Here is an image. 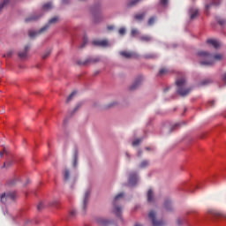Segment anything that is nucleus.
<instances>
[{"instance_id": "obj_38", "label": "nucleus", "mask_w": 226, "mask_h": 226, "mask_svg": "<svg viewBox=\"0 0 226 226\" xmlns=\"http://www.w3.org/2000/svg\"><path fill=\"white\" fill-rule=\"evenodd\" d=\"M125 32L126 30L124 27H121L120 29H118V34H120V35H124Z\"/></svg>"}, {"instance_id": "obj_37", "label": "nucleus", "mask_w": 226, "mask_h": 226, "mask_svg": "<svg viewBox=\"0 0 226 226\" xmlns=\"http://www.w3.org/2000/svg\"><path fill=\"white\" fill-rule=\"evenodd\" d=\"M44 207H45L44 203H43V202H41V203L38 205L37 209H38L39 211H41Z\"/></svg>"}, {"instance_id": "obj_17", "label": "nucleus", "mask_w": 226, "mask_h": 226, "mask_svg": "<svg viewBox=\"0 0 226 226\" xmlns=\"http://www.w3.org/2000/svg\"><path fill=\"white\" fill-rule=\"evenodd\" d=\"M30 49V46H26L24 51H19V57L24 59L27 56V52Z\"/></svg>"}, {"instance_id": "obj_54", "label": "nucleus", "mask_w": 226, "mask_h": 226, "mask_svg": "<svg viewBox=\"0 0 226 226\" xmlns=\"http://www.w3.org/2000/svg\"><path fill=\"white\" fill-rule=\"evenodd\" d=\"M141 154H142V152H141V151L138 152V156H140V155H141Z\"/></svg>"}, {"instance_id": "obj_21", "label": "nucleus", "mask_w": 226, "mask_h": 226, "mask_svg": "<svg viewBox=\"0 0 226 226\" xmlns=\"http://www.w3.org/2000/svg\"><path fill=\"white\" fill-rule=\"evenodd\" d=\"M139 40H141V41L149 42L151 41L152 37H150V35L145 34L141 35V37H139Z\"/></svg>"}, {"instance_id": "obj_3", "label": "nucleus", "mask_w": 226, "mask_h": 226, "mask_svg": "<svg viewBox=\"0 0 226 226\" xmlns=\"http://www.w3.org/2000/svg\"><path fill=\"white\" fill-rule=\"evenodd\" d=\"M176 86H177V94L182 97L187 96L191 92V88H185L186 87L185 78H179L178 79H176Z\"/></svg>"}, {"instance_id": "obj_26", "label": "nucleus", "mask_w": 226, "mask_h": 226, "mask_svg": "<svg viewBox=\"0 0 226 226\" xmlns=\"http://www.w3.org/2000/svg\"><path fill=\"white\" fill-rule=\"evenodd\" d=\"M147 200L150 203L154 202V193L152 190H148Z\"/></svg>"}, {"instance_id": "obj_13", "label": "nucleus", "mask_w": 226, "mask_h": 226, "mask_svg": "<svg viewBox=\"0 0 226 226\" xmlns=\"http://www.w3.org/2000/svg\"><path fill=\"white\" fill-rule=\"evenodd\" d=\"M6 195H7L9 204L15 201L16 199L18 198L17 193L15 192H7Z\"/></svg>"}, {"instance_id": "obj_46", "label": "nucleus", "mask_w": 226, "mask_h": 226, "mask_svg": "<svg viewBox=\"0 0 226 226\" xmlns=\"http://www.w3.org/2000/svg\"><path fill=\"white\" fill-rule=\"evenodd\" d=\"M12 162H7L6 163H4V167H10L11 166Z\"/></svg>"}, {"instance_id": "obj_2", "label": "nucleus", "mask_w": 226, "mask_h": 226, "mask_svg": "<svg viewBox=\"0 0 226 226\" xmlns=\"http://www.w3.org/2000/svg\"><path fill=\"white\" fill-rule=\"evenodd\" d=\"M58 21H59V17L58 16H55V17L51 18L49 20V23H47L44 26H42L39 31L30 30L29 31V37L32 38V39L37 37L38 35H40V34L45 33L46 31H48L50 25H55L56 23H58Z\"/></svg>"}, {"instance_id": "obj_12", "label": "nucleus", "mask_w": 226, "mask_h": 226, "mask_svg": "<svg viewBox=\"0 0 226 226\" xmlns=\"http://www.w3.org/2000/svg\"><path fill=\"white\" fill-rule=\"evenodd\" d=\"M95 222H97V224L100 226H108L110 223L109 221L102 217H97V219H95Z\"/></svg>"}, {"instance_id": "obj_33", "label": "nucleus", "mask_w": 226, "mask_h": 226, "mask_svg": "<svg viewBox=\"0 0 226 226\" xmlns=\"http://www.w3.org/2000/svg\"><path fill=\"white\" fill-rule=\"evenodd\" d=\"M168 73V69H161V71H159V76H163L166 75Z\"/></svg>"}, {"instance_id": "obj_1", "label": "nucleus", "mask_w": 226, "mask_h": 226, "mask_svg": "<svg viewBox=\"0 0 226 226\" xmlns=\"http://www.w3.org/2000/svg\"><path fill=\"white\" fill-rule=\"evenodd\" d=\"M197 57L201 66H213L215 61H222L223 55H213L207 51H198Z\"/></svg>"}, {"instance_id": "obj_4", "label": "nucleus", "mask_w": 226, "mask_h": 226, "mask_svg": "<svg viewBox=\"0 0 226 226\" xmlns=\"http://www.w3.org/2000/svg\"><path fill=\"white\" fill-rule=\"evenodd\" d=\"M123 197L124 193H119L118 195L115 196V200H113V207H115V209H113V213L115 214V215H117V217L121 216L122 208L117 207V204L119 199H122Z\"/></svg>"}, {"instance_id": "obj_34", "label": "nucleus", "mask_w": 226, "mask_h": 226, "mask_svg": "<svg viewBox=\"0 0 226 226\" xmlns=\"http://www.w3.org/2000/svg\"><path fill=\"white\" fill-rule=\"evenodd\" d=\"M13 55V51L11 49L10 51H7L5 55H4V57L10 58Z\"/></svg>"}, {"instance_id": "obj_45", "label": "nucleus", "mask_w": 226, "mask_h": 226, "mask_svg": "<svg viewBox=\"0 0 226 226\" xmlns=\"http://www.w3.org/2000/svg\"><path fill=\"white\" fill-rule=\"evenodd\" d=\"M218 23H219V25L222 26V25L225 24V20L224 19H220V20H218Z\"/></svg>"}, {"instance_id": "obj_55", "label": "nucleus", "mask_w": 226, "mask_h": 226, "mask_svg": "<svg viewBox=\"0 0 226 226\" xmlns=\"http://www.w3.org/2000/svg\"><path fill=\"white\" fill-rule=\"evenodd\" d=\"M125 155H127V158L130 160V155H129V154L127 153V154H125Z\"/></svg>"}, {"instance_id": "obj_31", "label": "nucleus", "mask_w": 226, "mask_h": 226, "mask_svg": "<svg viewBox=\"0 0 226 226\" xmlns=\"http://www.w3.org/2000/svg\"><path fill=\"white\" fill-rule=\"evenodd\" d=\"M155 20H156V18L154 16L150 17V19H148V26H153Z\"/></svg>"}, {"instance_id": "obj_30", "label": "nucleus", "mask_w": 226, "mask_h": 226, "mask_svg": "<svg viewBox=\"0 0 226 226\" xmlns=\"http://www.w3.org/2000/svg\"><path fill=\"white\" fill-rule=\"evenodd\" d=\"M220 4V1L216 2L215 0L210 4H206V9L208 10L212 5L218 6Z\"/></svg>"}, {"instance_id": "obj_48", "label": "nucleus", "mask_w": 226, "mask_h": 226, "mask_svg": "<svg viewBox=\"0 0 226 226\" xmlns=\"http://www.w3.org/2000/svg\"><path fill=\"white\" fill-rule=\"evenodd\" d=\"M75 215H76V211H75V210H72V211L70 212V215H71L72 217H73Z\"/></svg>"}, {"instance_id": "obj_47", "label": "nucleus", "mask_w": 226, "mask_h": 226, "mask_svg": "<svg viewBox=\"0 0 226 226\" xmlns=\"http://www.w3.org/2000/svg\"><path fill=\"white\" fill-rule=\"evenodd\" d=\"M58 205V201L55 200L53 203H51L49 206L56 207Z\"/></svg>"}, {"instance_id": "obj_35", "label": "nucleus", "mask_w": 226, "mask_h": 226, "mask_svg": "<svg viewBox=\"0 0 226 226\" xmlns=\"http://www.w3.org/2000/svg\"><path fill=\"white\" fill-rule=\"evenodd\" d=\"M77 92H72V94H71V95H69L68 99H67V103L70 102L73 97L76 95Z\"/></svg>"}, {"instance_id": "obj_20", "label": "nucleus", "mask_w": 226, "mask_h": 226, "mask_svg": "<svg viewBox=\"0 0 226 226\" xmlns=\"http://www.w3.org/2000/svg\"><path fill=\"white\" fill-rule=\"evenodd\" d=\"M52 8H53V4L50 2L47 3V4H44L43 6H42V10L45 11H50Z\"/></svg>"}, {"instance_id": "obj_57", "label": "nucleus", "mask_w": 226, "mask_h": 226, "mask_svg": "<svg viewBox=\"0 0 226 226\" xmlns=\"http://www.w3.org/2000/svg\"><path fill=\"white\" fill-rule=\"evenodd\" d=\"M177 223H178V225H180V224H181L180 220H177Z\"/></svg>"}, {"instance_id": "obj_60", "label": "nucleus", "mask_w": 226, "mask_h": 226, "mask_svg": "<svg viewBox=\"0 0 226 226\" xmlns=\"http://www.w3.org/2000/svg\"><path fill=\"white\" fill-rule=\"evenodd\" d=\"M147 150H149V148H148V147H147Z\"/></svg>"}, {"instance_id": "obj_41", "label": "nucleus", "mask_w": 226, "mask_h": 226, "mask_svg": "<svg viewBox=\"0 0 226 226\" xmlns=\"http://www.w3.org/2000/svg\"><path fill=\"white\" fill-rule=\"evenodd\" d=\"M154 57H155V55H145V58H147V59H152Z\"/></svg>"}, {"instance_id": "obj_52", "label": "nucleus", "mask_w": 226, "mask_h": 226, "mask_svg": "<svg viewBox=\"0 0 226 226\" xmlns=\"http://www.w3.org/2000/svg\"><path fill=\"white\" fill-rule=\"evenodd\" d=\"M4 154H7L5 150H4V152H0V156L2 157Z\"/></svg>"}, {"instance_id": "obj_39", "label": "nucleus", "mask_w": 226, "mask_h": 226, "mask_svg": "<svg viewBox=\"0 0 226 226\" xmlns=\"http://www.w3.org/2000/svg\"><path fill=\"white\" fill-rule=\"evenodd\" d=\"M138 34V30L135 28H132V30H131V36L135 37V35Z\"/></svg>"}, {"instance_id": "obj_53", "label": "nucleus", "mask_w": 226, "mask_h": 226, "mask_svg": "<svg viewBox=\"0 0 226 226\" xmlns=\"http://www.w3.org/2000/svg\"><path fill=\"white\" fill-rule=\"evenodd\" d=\"M179 125H180L179 124H174V126H173V128H171V130H173V129H175V128L178 127Z\"/></svg>"}, {"instance_id": "obj_36", "label": "nucleus", "mask_w": 226, "mask_h": 226, "mask_svg": "<svg viewBox=\"0 0 226 226\" xmlns=\"http://www.w3.org/2000/svg\"><path fill=\"white\" fill-rule=\"evenodd\" d=\"M209 83H211V79H204L203 81L200 82V85L201 86H206Z\"/></svg>"}, {"instance_id": "obj_50", "label": "nucleus", "mask_w": 226, "mask_h": 226, "mask_svg": "<svg viewBox=\"0 0 226 226\" xmlns=\"http://www.w3.org/2000/svg\"><path fill=\"white\" fill-rule=\"evenodd\" d=\"M87 41H84L83 44L81 45V49L85 48V46L87 45Z\"/></svg>"}, {"instance_id": "obj_28", "label": "nucleus", "mask_w": 226, "mask_h": 226, "mask_svg": "<svg viewBox=\"0 0 226 226\" xmlns=\"http://www.w3.org/2000/svg\"><path fill=\"white\" fill-rule=\"evenodd\" d=\"M10 3V0H4L0 4V12L1 11L7 6V4Z\"/></svg>"}, {"instance_id": "obj_27", "label": "nucleus", "mask_w": 226, "mask_h": 226, "mask_svg": "<svg viewBox=\"0 0 226 226\" xmlns=\"http://www.w3.org/2000/svg\"><path fill=\"white\" fill-rule=\"evenodd\" d=\"M145 16H146V13H139V14L134 15V19H136V20L141 21L144 19Z\"/></svg>"}, {"instance_id": "obj_23", "label": "nucleus", "mask_w": 226, "mask_h": 226, "mask_svg": "<svg viewBox=\"0 0 226 226\" xmlns=\"http://www.w3.org/2000/svg\"><path fill=\"white\" fill-rule=\"evenodd\" d=\"M141 0H131L127 3V7H133L136 6Z\"/></svg>"}, {"instance_id": "obj_32", "label": "nucleus", "mask_w": 226, "mask_h": 226, "mask_svg": "<svg viewBox=\"0 0 226 226\" xmlns=\"http://www.w3.org/2000/svg\"><path fill=\"white\" fill-rule=\"evenodd\" d=\"M51 54V49H48L47 51H45L44 55H42V59H47Z\"/></svg>"}, {"instance_id": "obj_42", "label": "nucleus", "mask_w": 226, "mask_h": 226, "mask_svg": "<svg viewBox=\"0 0 226 226\" xmlns=\"http://www.w3.org/2000/svg\"><path fill=\"white\" fill-rule=\"evenodd\" d=\"M169 0H161V4L165 6L168 4Z\"/></svg>"}, {"instance_id": "obj_58", "label": "nucleus", "mask_w": 226, "mask_h": 226, "mask_svg": "<svg viewBox=\"0 0 226 226\" xmlns=\"http://www.w3.org/2000/svg\"><path fill=\"white\" fill-rule=\"evenodd\" d=\"M134 226H142V225H140V224H136V225H134Z\"/></svg>"}, {"instance_id": "obj_51", "label": "nucleus", "mask_w": 226, "mask_h": 226, "mask_svg": "<svg viewBox=\"0 0 226 226\" xmlns=\"http://www.w3.org/2000/svg\"><path fill=\"white\" fill-rule=\"evenodd\" d=\"M208 103L210 104V106H214L215 105V101H209Z\"/></svg>"}, {"instance_id": "obj_44", "label": "nucleus", "mask_w": 226, "mask_h": 226, "mask_svg": "<svg viewBox=\"0 0 226 226\" xmlns=\"http://www.w3.org/2000/svg\"><path fill=\"white\" fill-rule=\"evenodd\" d=\"M222 79V82H223L224 84H226V72H224V74H223Z\"/></svg>"}, {"instance_id": "obj_59", "label": "nucleus", "mask_w": 226, "mask_h": 226, "mask_svg": "<svg viewBox=\"0 0 226 226\" xmlns=\"http://www.w3.org/2000/svg\"><path fill=\"white\" fill-rule=\"evenodd\" d=\"M78 110V108L77 109H75V110L74 111H77Z\"/></svg>"}, {"instance_id": "obj_24", "label": "nucleus", "mask_w": 226, "mask_h": 226, "mask_svg": "<svg viewBox=\"0 0 226 226\" xmlns=\"http://www.w3.org/2000/svg\"><path fill=\"white\" fill-rule=\"evenodd\" d=\"M198 14H199L198 9H194L193 11L191 10L190 19H194L198 16Z\"/></svg>"}, {"instance_id": "obj_25", "label": "nucleus", "mask_w": 226, "mask_h": 226, "mask_svg": "<svg viewBox=\"0 0 226 226\" xmlns=\"http://www.w3.org/2000/svg\"><path fill=\"white\" fill-rule=\"evenodd\" d=\"M1 202H2L3 204H9L7 193H3V194L1 195Z\"/></svg>"}, {"instance_id": "obj_56", "label": "nucleus", "mask_w": 226, "mask_h": 226, "mask_svg": "<svg viewBox=\"0 0 226 226\" xmlns=\"http://www.w3.org/2000/svg\"><path fill=\"white\" fill-rule=\"evenodd\" d=\"M170 88H165L164 89V93H166Z\"/></svg>"}, {"instance_id": "obj_43", "label": "nucleus", "mask_w": 226, "mask_h": 226, "mask_svg": "<svg viewBox=\"0 0 226 226\" xmlns=\"http://www.w3.org/2000/svg\"><path fill=\"white\" fill-rule=\"evenodd\" d=\"M117 105V102H110L109 105H108V109H110Z\"/></svg>"}, {"instance_id": "obj_16", "label": "nucleus", "mask_w": 226, "mask_h": 226, "mask_svg": "<svg viewBox=\"0 0 226 226\" xmlns=\"http://www.w3.org/2000/svg\"><path fill=\"white\" fill-rule=\"evenodd\" d=\"M40 18L41 16L37 14H32L29 17H27L25 21L26 23H30L38 20Z\"/></svg>"}, {"instance_id": "obj_5", "label": "nucleus", "mask_w": 226, "mask_h": 226, "mask_svg": "<svg viewBox=\"0 0 226 226\" xmlns=\"http://www.w3.org/2000/svg\"><path fill=\"white\" fill-rule=\"evenodd\" d=\"M148 218L152 220V225L154 226H164L165 224L163 221H158L156 219V213L154 211H150V213H148Z\"/></svg>"}, {"instance_id": "obj_29", "label": "nucleus", "mask_w": 226, "mask_h": 226, "mask_svg": "<svg viewBox=\"0 0 226 226\" xmlns=\"http://www.w3.org/2000/svg\"><path fill=\"white\" fill-rule=\"evenodd\" d=\"M148 166H149V162L148 161H143L139 164V168H141V169H146Z\"/></svg>"}, {"instance_id": "obj_18", "label": "nucleus", "mask_w": 226, "mask_h": 226, "mask_svg": "<svg viewBox=\"0 0 226 226\" xmlns=\"http://www.w3.org/2000/svg\"><path fill=\"white\" fill-rule=\"evenodd\" d=\"M212 215L215 218L226 219V214L222 212H213Z\"/></svg>"}, {"instance_id": "obj_11", "label": "nucleus", "mask_w": 226, "mask_h": 226, "mask_svg": "<svg viewBox=\"0 0 226 226\" xmlns=\"http://www.w3.org/2000/svg\"><path fill=\"white\" fill-rule=\"evenodd\" d=\"M94 46L98 47H108L109 46V41L102 40V41H94L92 42Z\"/></svg>"}, {"instance_id": "obj_19", "label": "nucleus", "mask_w": 226, "mask_h": 226, "mask_svg": "<svg viewBox=\"0 0 226 226\" xmlns=\"http://www.w3.org/2000/svg\"><path fill=\"white\" fill-rule=\"evenodd\" d=\"M79 161V151L76 149L74 153V159H73V167L76 168L78 166Z\"/></svg>"}, {"instance_id": "obj_49", "label": "nucleus", "mask_w": 226, "mask_h": 226, "mask_svg": "<svg viewBox=\"0 0 226 226\" xmlns=\"http://www.w3.org/2000/svg\"><path fill=\"white\" fill-rule=\"evenodd\" d=\"M108 30H109V31L114 30V26H108Z\"/></svg>"}, {"instance_id": "obj_15", "label": "nucleus", "mask_w": 226, "mask_h": 226, "mask_svg": "<svg viewBox=\"0 0 226 226\" xmlns=\"http://www.w3.org/2000/svg\"><path fill=\"white\" fill-rule=\"evenodd\" d=\"M120 56L127 59H131L135 56V54L132 53V51H120Z\"/></svg>"}, {"instance_id": "obj_40", "label": "nucleus", "mask_w": 226, "mask_h": 226, "mask_svg": "<svg viewBox=\"0 0 226 226\" xmlns=\"http://www.w3.org/2000/svg\"><path fill=\"white\" fill-rule=\"evenodd\" d=\"M141 141L142 139H136L132 142V146L137 147L140 144Z\"/></svg>"}, {"instance_id": "obj_7", "label": "nucleus", "mask_w": 226, "mask_h": 226, "mask_svg": "<svg viewBox=\"0 0 226 226\" xmlns=\"http://www.w3.org/2000/svg\"><path fill=\"white\" fill-rule=\"evenodd\" d=\"M63 175H64V180L65 183H69L72 181V183L74 184L76 182V178L72 177L71 171L68 169H65L64 170Z\"/></svg>"}, {"instance_id": "obj_9", "label": "nucleus", "mask_w": 226, "mask_h": 226, "mask_svg": "<svg viewBox=\"0 0 226 226\" xmlns=\"http://www.w3.org/2000/svg\"><path fill=\"white\" fill-rule=\"evenodd\" d=\"M100 62L99 56H95V58H87L84 62H78L79 65H87L88 64H94Z\"/></svg>"}, {"instance_id": "obj_22", "label": "nucleus", "mask_w": 226, "mask_h": 226, "mask_svg": "<svg viewBox=\"0 0 226 226\" xmlns=\"http://www.w3.org/2000/svg\"><path fill=\"white\" fill-rule=\"evenodd\" d=\"M163 205L165 209H167L168 211H170L172 209V205L170 200H165Z\"/></svg>"}, {"instance_id": "obj_6", "label": "nucleus", "mask_w": 226, "mask_h": 226, "mask_svg": "<svg viewBox=\"0 0 226 226\" xmlns=\"http://www.w3.org/2000/svg\"><path fill=\"white\" fill-rule=\"evenodd\" d=\"M143 80H144L143 76H138V78L134 79V83L132 84V86L129 87V89H131V91H134L138 89V87L141 86Z\"/></svg>"}, {"instance_id": "obj_14", "label": "nucleus", "mask_w": 226, "mask_h": 226, "mask_svg": "<svg viewBox=\"0 0 226 226\" xmlns=\"http://www.w3.org/2000/svg\"><path fill=\"white\" fill-rule=\"evenodd\" d=\"M207 43L212 45L215 49H219L221 44L218 41H215V39H207Z\"/></svg>"}, {"instance_id": "obj_8", "label": "nucleus", "mask_w": 226, "mask_h": 226, "mask_svg": "<svg viewBox=\"0 0 226 226\" xmlns=\"http://www.w3.org/2000/svg\"><path fill=\"white\" fill-rule=\"evenodd\" d=\"M90 194H91V192H90V191H87V192L85 193V198H84L83 204H82V211H83V214L86 213L87 207V204H88V201H89Z\"/></svg>"}, {"instance_id": "obj_10", "label": "nucleus", "mask_w": 226, "mask_h": 226, "mask_svg": "<svg viewBox=\"0 0 226 226\" xmlns=\"http://www.w3.org/2000/svg\"><path fill=\"white\" fill-rule=\"evenodd\" d=\"M138 182V177L136 173H131L129 175V185H135Z\"/></svg>"}]
</instances>
